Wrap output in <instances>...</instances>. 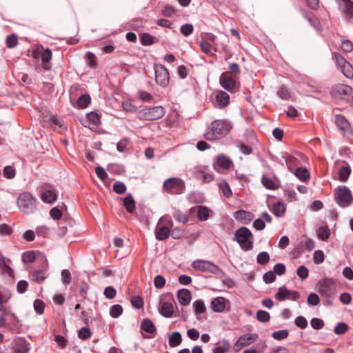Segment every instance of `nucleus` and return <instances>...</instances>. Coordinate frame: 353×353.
<instances>
[{"label": "nucleus", "instance_id": "1", "mask_svg": "<svg viewBox=\"0 0 353 353\" xmlns=\"http://www.w3.org/2000/svg\"><path fill=\"white\" fill-rule=\"evenodd\" d=\"M232 128L228 120H216L207 128L205 137L210 141L217 140L225 137Z\"/></svg>", "mask_w": 353, "mask_h": 353}, {"label": "nucleus", "instance_id": "2", "mask_svg": "<svg viewBox=\"0 0 353 353\" xmlns=\"http://www.w3.org/2000/svg\"><path fill=\"white\" fill-rule=\"evenodd\" d=\"M253 234L248 228L241 227L235 232L234 240L243 251H249L253 248Z\"/></svg>", "mask_w": 353, "mask_h": 353}, {"label": "nucleus", "instance_id": "3", "mask_svg": "<svg viewBox=\"0 0 353 353\" xmlns=\"http://www.w3.org/2000/svg\"><path fill=\"white\" fill-rule=\"evenodd\" d=\"M17 202L19 210L26 214H32L37 209V200L28 192H21Z\"/></svg>", "mask_w": 353, "mask_h": 353}, {"label": "nucleus", "instance_id": "4", "mask_svg": "<svg viewBox=\"0 0 353 353\" xmlns=\"http://www.w3.org/2000/svg\"><path fill=\"white\" fill-rule=\"evenodd\" d=\"M319 292L326 299L327 305L332 304V300L336 293V285L332 279H324L318 283Z\"/></svg>", "mask_w": 353, "mask_h": 353}, {"label": "nucleus", "instance_id": "5", "mask_svg": "<svg viewBox=\"0 0 353 353\" xmlns=\"http://www.w3.org/2000/svg\"><path fill=\"white\" fill-rule=\"evenodd\" d=\"M163 188L168 194H180L184 192L185 185L180 178L171 177L164 181Z\"/></svg>", "mask_w": 353, "mask_h": 353}, {"label": "nucleus", "instance_id": "6", "mask_svg": "<svg viewBox=\"0 0 353 353\" xmlns=\"http://www.w3.org/2000/svg\"><path fill=\"white\" fill-rule=\"evenodd\" d=\"M330 94L336 100L347 101L352 97L353 90L347 85L338 84L331 88Z\"/></svg>", "mask_w": 353, "mask_h": 353}, {"label": "nucleus", "instance_id": "7", "mask_svg": "<svg viewBox=\"0 0 353 353\" xmlns=\"http://www.w3.org/2000/svg\"><path fill=\"white\" fill-rule=\"evenodd\" d=\"M199 46L201 51L206 54H212V51L216 52V37L212 33L203 34Z\"/></svg>", "mask_w": 353, "mask_h": 353}, {"label": "nucleus", "instance_id": "8", "mask_svg": "<svg viewBox=\"0 0 353 353\" xmlns=\"http://www.w3.org/2000/svg\"><path fill=\"white\" fill-rule=\"evenodd\" d=\"M334 195L336 202L341 208L348 207L353 201L351 192L346 186L338 187Z\"/></svg>", "mask_w": 353, "mask_h": 353}, {"label": "nucleus", "instance_id": "9", "mask_svg": "<svg viewBox=\"0 0 353 353\" xmlns=\"http://www.w3.org/2000/svg\"><path fill=\"white\" fill-rule=\"evenodd\" d=\"M164 114V108L161 106H156L141 110L138 113V117L141 120L154 121L162 118Z\"/></svg>", "mask_w": 353, "mask_h": 353}, {"label": "nucleus", "instance_id": "10", "mask_svg": "<svg viewBox=\"0 0 353 353\" xmlns=\"http://www.w3.org/2000/svg\"><path fill=\"white\" fill-rule=\"evenodd\" d=\"M172 221L165 217H161L155 230L156 238L159 241L168 239L170 234V228L172 227Z\"/></svg>", "mask_w": 353, "mask_h": 353}, {"label": "nucleus", "instance_id": "11", "mask_svg": "<svg viewBox=\"0 0 353 353\" xmlns=\"http://www.w3.org/2000/svg\"><path fill=\"white\" fill-rule=\"evenodd\" d=\"M192 268L202 272H209L214 274H219L221 270L213 263L205 260H196L192 264Z\"/></svg>", "mask_w": 353, "mask_h": 353}, {"label": "nucleus", "instance_id": "12", "mask_svg": "<svg viewBox=\"0 0 353 353\" xmlns=\"http://www.w3.org/2000/svg\"><path fill=\"white\" fill-rule=\"evenodd\" d=\"M336 65L340 69L343 75L348 78H353V67L344 57H343L339 52H334Z\"/></svg>", "mask_w": 353, "mask_h": 353}, {"label": "nucleus", "instance_id": "13", "mask_svg": "<svg viewBox=\"0 0 353 353\" xmlns=\"http://www.w3.org/2000/svg\"><path fill=\"white\" fill-rule=\"evenodd\" d=\"M155 81L163 88L166 87L170 81L169 72L162 64H154Z\"/></svg>", "mask_w": 353, "mask_h": 353}, {"label": "nucleus", "instance_id": "14", "mask_svg": "<svg viewBox=\"0 0 353 353\" xmlns=\"http://www.w3.org/2000/svg\"><path fill=\"white\" fill-rule=\"evenodd\" d=\"M228 72H224L220 77V84L228 91L236 92L239 89V83Z\"/></svg>", "mask_w": 353, "mask_h": 353}, {"label": "nucleus", "instance_id": "15", "mask_svg": "<svg viewBox=\"0 0 353 353\" xmlns=\"http://www.w3.org/2000/svg\"><path fill=\"white\" fill-rule=\"evenodd\" d=\"M232 165L233 163L232 160L223 154L219 155L213 163L214 170L219 172L220 170H228Z\"/></svg>", "mask_w": 353, "mask_h": 353}, {"label": "nucleus", "instance_id": "16", "mask_svg": "<svg viewBox=\"0 0 353 353\" xmlns=\"http://www.w3.org/2000/svg\"><path fill=\"white\" fill-rule=\"evenodd\" d=\"M335 123L344 134H349L352 132L350 124L343 115L337 114L335 117Z\"/></svg>", "mask_w": 353, "mask_h": 353}, {"label": "nucleus", "instance_id": "17", "mask_svg": "<svg viewBox=\"0 0 353 353\" xmlns=\"http://www.w3.org/2000/svg\"><path fill=\"white\" fill-rule=\"evenodd\" d=\"M340 10L347 19L353 18V1L351 0H337Z\"/></svg>", "mask_w": 353, "mask_h": 353}, {"label": "nucleus", "instance_id": "18", "mask_svg": "<svg viewBox=\"0 0 353 353\" xmlns=\"http://www.w3.org/2000/svg\"><path fill=\"white\" fill-rule=\"evenodd\" d=\"M230 103V96L224 91H219L215 96L214 106L219 108H224Z\"/></svg>", "mask_w": 353, "mask_h": 353}, {"label": "nucleus", "instance_id": "19", "mask_svg": "<svg viewBox=\"0 0 353 353\" xmlns=\"http://www.w3.org/2000/svg\"><path fill=\"white\" fill-rule=\"evenodd\" d=\"M29 345V343L24 339H17L14 341V353H28L30 350Z\"/></svg>", "mask_w": 353, "mask_h": 353}, {"label": "nucleus", "instance_id": "20", "mask_svg": "<svg viewBox=\"0 0 353 353\" xmlns=\"http://www.w3.org/2000/svg\"><path fill=\"white\" fill-rule=\"evenodd\" d=\"M160 314L166 318H170L174 313V305L170 301H165L161 303L159 308Z\"/></svg>", "mask_w": 353, "mask_h": 353}, {"label": "nucleus", "instance_id": "21", "mask_svg": "<svg viewBox=\"0 0 353 353\" xmlns=\"http://www.w3.org/2000/svg\"><path fill=\"white\" fill-rule=\"evenodd\" d=\"M177 299L182 305H188L191 301V293L187 289H182L178 292Z\"/></svg>", "mask_w": 353, "mask_h": 353}, {"label": "nucleus", "instance_id": "22", "mask_svg": "<svg viewBox=\"0 0 353 353\" xmlns=\"http://www.w3.org/2000/svg\"><path fill=\"white\" fill-rule=\"evenodd\" d=\"M234 217L237 220L242 221L243 223H250L253 219V214L243 210H239L235 212Z\"/></svg>", "mask_w": 353, "mask_h": 353}, {"label": "nucleus", "instance_id": "23", "mask_svg": "<svg viewBox=\"0 0 353 353\" xmlns=\"http://www.w3.org/2000/svg\"><path fill=\"white\" fill-rule=\"evenodd\" d=\"M211 307L214 312H221L223 311L225 307V299L221 296L213 299L211 302Z\"/></svg>", "mask_w": 353, "mask_h": 353}, {"label": "nucleus", "instance_id": "24", "mask_svg": "<svg viewBox=\"0 0 353 353\" xmlns=\"http://www.w3.org/2000/svg\"><path fill=\"white\" fill-rule=\"evenodd\" d=\"M217 346L212 350V353H228L230 349V343L227 340L220 341Z\"/></svg>", "mask_w": 353, "mask_h": 353}, {"label": "nucleus", "instance_id": "25", "mask_svg": "<svg viewBox=\"0 0 353 353\" xmlns=\"http://www.w3.org/2000/svg\"><path fill=\"white\" fill-rule=\"evenodd\" d=\"M258 338L259 335L257 334H245L241 336L238 340H239L242 343L243 345L245 347L250 345L251 343L256 341Z\"/></svg>", "mask_w": 353, "mask_h": 353}, {"label": "nucleus", "instance_id": "26", "mask_svg": "<svg viewBox=\"0 0 353 353\" xmlns=\"http://www.w3.org/2000/svg\"><path fill=\"white\" fill-rule=\"evenodd\" d=\"M351 173V168L348 164L342 165L339 170V179L341 182H345Z\"/></svg>", "mask_w": 353, "mask_h": 353}, {"label": "nucleus", "instance_id": "27", "mask_svg": "<svg viewBox=\"0 0 353 353\" xmlns=\"http://www.w3.org/2000/svg\"><path fill=\"white\" fill-rule=\"evenodd\" d=\"M140 41L143 46H151L158 42V39L148 33H143L140 36Z\"/></svg>", "mask_w": 353, "mask_h": 353}, {"label": "nucleus", "instance_id": "28", "mask_svg": "<svg viewBox=\"0 0 353 353\" xmlns=\"http://www.w3.org/2000/svg\"><path fill=\"white\" fill-rule=\"evenodd\" d=\"M57 195L52 190H46L41 194V199L47 203H53L57 201Z\"/></svg>", "mask_w": 353, "mask_h": 353}, {"label": "nucleus", "instance_id": "29", "mask_svg": "<svg viewBox=\"0 0 353 353\" xmlns=\"http://www.w3.org/2000/svg\"><path fill=\"white\" fill-rule=\"evenodd\" d=\"M46 263H47V261L46 260ZM48 269V264H46L45 270H35L31 273L33 281L41 283L43 281L46 277V272Z\"/></svg>", "mask_w": 353, "mask_h": 353}, {"label": "nucleus", "instance_id": "30", "mask_svg": "<svg viewBox=\"0 0 353 353\" xmlns=\"http://www.w3.org/2000/svg\"><path fill=\"white\" fill-rule=\"evenodd\" d=\"M123 205L129 213L132 214L134 212L135 210V201L130 194H128V195L123 199Z\"/></svg>", "mask_w": 353, "mask_h": 353}, {"label": "nucleus", "instance_id": "31", "mask_svg": "<svg viewBox=\"0 0 353 353\" xmlns=\"http://www.w3.org/2000/svg\"><path fill=\"white\" fill-rule=\"evenodd\" d=\"M182 337L179 332H173L168 339V343L170 347H174L181 343Z\"/></svg>", "mask_w": 353, "mask_h": 353}, {"label": "nucleus", "instance_id": "32", "mask_svg": "<svg viewBox=\"0 0 353 353\" xmlns=\"http://www.w3.org/2000/svg\"><path fill=\"white\" fill-rule=\"evenodd\" d=\"M317 236L322 241H327L330 235V229L327 225L321 226L317 230Z\"/></svg>", "mask_w": 353, "mask_h": 353}, {"label": "nucleus", "instance_id": "33", "mask_svg": "<svg viewBox=\"0 0 353 353\" xmlns=\"http://www.w3.org/2000/svg\"><path fill=\"white\" fill-rule=\"evenodd\" d=\"M292 172L294 173L298 179L303 181H307L310 177L307 170L302 167L296 169L294 171L293 170Z\"/></svg>", "mask_w": 353, "mask_h": 353}, {"label": "nucleus", "instance_id": "34", "mask_svg": "<svg viewBox=\"0 0 353 353\" xmlns=\"http://www.w3.org/2000/svg\"><path fill=\"white\" fill-rule=\"evenodd\" d=\"M285 211V207L282 202H277L272 206V213L278 217L282 216Z\"/></svg>", "mask_w": 353, "mask_h": 353}, {"label": "nucleus", "instance_id": "35", "mask_svg": "<svg viewBox=\"0 0 353 353\" xmlns=\"http://www.w3.org/2000/svg\"><path fill=\"white\" fill-rule=\"evenodd\" d=\"M141 329L150 334L154 332L156 330L155 325L150 319H144L141 323Z\"/></svg>", "mask_w": 353, "mask_h": 353}, {"label": "nucleus", "instance_id": "36", "mask_svg": "<svg viewBox=\"0 0 353 353\" xmlns=\"http://www.w3.org/2000/svg\"><path fill=\"white\" fill-rule=\"evenodd\" d=\"M197 217L201 221H206L210 217V210L205 206H199L197 210Z\"/></svg>", "mask_w": 353, "mask_h": 353}, {"label": "nucleus", "instance_id": "37", "mask_svg": "<svg viewBox=\"0 0 353 353\" xmlns=\"http://www.w3.org/2000/svg\"><path fill=\"white\" fill-rule=\"evenodd\" d=\"M275 298L279 301L290 299V290L285 286L279 288L278 292L275 295Z\"/></svg>", "mask_w": 353, "mask_h": 353}, {"label": "nucleus", "instance_id": "38", "mask_svg": "<svg viewBox=\"0 0 353 353\" xmlns=\"http://www.w3.org/2000/svg\"><path fill=\"white\" fill-rule=\"evenodd\" d=\"M87 119L94 125L98 126L101 123V116L94 112L86 114Z\"/></svg>", "mask_w": 353, "mask_h": 353}, {"label": "nucleus", "instance_id": "39", "mask_svg": "<svg viewBox=\"0 0 353 353\" xmlns=\"http://www.w3.org/2000/svg\"><path fill=\"white\" fill-rule=\"evenodd\" d=\"M263 185L269 190H276L278 185L272 179L263 176L261 179Z\"/></svg>", "mask_w": 353, "mask_h": 353}, {"label": "nucleus", "instance_id": "40", "mask_svg": "<svg viewBox=\"0 0 353 353\" xmlns=\"http://www.w3.org/2000/svg\"><path fill=\"white\" fill-rule=\"evenodd\" d=\"M194 313L197 316L199 314H203L205 312V306L204 303L201 300H197L193 303Z\"/></svg>", "mask_w": 353, "mask_h": 353}, {"label": "nucleus", "instance_id": "41", "mask_svg": "<svg viewBox=\"0 0 353 353\" xmlns=\"http://www.w3.org/2000/svg\"><path fill=\"white\" fill-rule=\"evenodd\" d=\"M270 257L267 252H260L256 257V262L260 265H266L270 261Z\"/></svg>", "mask_w": 353, "mask_h": 353}, {"label": "nucleus", "instance_id": "42", "mask_svg": "<svg viewBox=\"0 0 353 353\" xmlns=\"http://www.w3.org/2000/svg\"><path fill=\"white\" fill-rule=\"evenodd\" d=\"M219 188L226 197L229 198L232 196V190L226 181H223L220 182Z\"/></svg>", "mask_w": 353, "mask_h": 353}, {"label": "nucleus", "instance_id": "43", "mask_svg": "<svg viewBox=\"0 0 353 353\" xmlns=\"http://www.w3.org/2000/svg\"><path fill=\"white\" fill-rule=\"evenodd\" d=\"M305 17L307 19L310 23L316 30L319 29L320 23L318 19L311 12H306Z\"/></svg>", "mask_w": 353, "mask_h": 353}, {"label": "nucleus", "instance_id": "44", "mask_svg": "<svg viewBox=\"0 0 353 353\" xmlns=\"http://www.w3.org/2000/svg\"><path fill=\"white\" fill-rule=\"evenodd\" d=\"M90 103V97L88 94L81 96L77 100V105L81 108H85Z\"/></svg>", "mask_w": 353, "mask_h": 353}, {"label": "nucleus", "instance_id": "45", "mask_svg": "<svg viewBox=\"0 0 353 353\" xmlns=\"http://www.w3.org/2000/svg\"><path fill=\"white\" fill-rule=\"evenodd\" d=\"M3 175L6 179H13L16 175V170L12 166L7 165L3 169Z\"/></svg>", "mask_w": 353, "mask_h": 353}, {"label": "nucleus", "instance_id": "46", "mask_svg": "<svg viewBox=\"0 0 353 353\" xmlns=\"http://www.w3.org/2000/svg\"><path fill=\"white\" fill-rule=\"evenodd\" d=\"M123 312V307L120 305H114L110 307V314L112 318L119 317Z\"/></svg>", "mask_w": 353, "mask_h": 353}, {"label": "nucleus", "instance_id": "47", "mask_svg": "<svg viewBox=\"0 0 353 353\" xmlns=\"http://www.w3.org/2000/svg\"><path fill=\"white\" fill-rule=\"evenodd\" d=\"M256 319L262 323H266L270 321V314L264 310H259L256 313Z\"/></svg>", "mask_w": 353, "mask_h": 353}, {"label": "nucleus", "instance_id": "48", "mask_svg": "<svg viewBox=\"0 0 353 353\" xmlns=\"http://www.w3.org/2000/svg\"><path fill=\"white\" fill-rule=\"evenodd\" d=\"M289 332L287 330H281L272 333V337L275 340H283L288 336Z\"/></svg>", "mask_w": 353, "mask_h": 353}, {"label": "nucleus", "instance_id": "49", "mask_svg": "<svg viewBox=\"0 0 353 353\" xmlns=\"http://www.w3.org/2000/svg\"><path fill=\"white\" fill-rule=\"evenodd\" d=\"M130 141L127 138L121 139L117 145V149L120 152H125L129 145Z\"/></svg>", "mask_w": 353, "mask_h": 353}, {"label": "nucleus", "instance_id": "50", "mask_svg": "<svg viewBox=\"0 0 353 353\" xmlns=\"http://www.w3.org/2000/svg\"><path fill=\"white\" fill-rule=\"evenodd\" d=\"M91 336V332L89 327H83L81 328L78 333V336L82 340H86Z\"/></svg>", "mask_w": 353, "mask_h": 353}, {"label": "nucleus", "instance_id": "51", "mask_svg": "<svg viewBox=\"0 0 353 353\" xmlns=\"http://www.w3.org/2000/svg\"><path fill=\"white\" fill-rule=\"evenodd\" d=\"M325 260V255L322 250H316L314 253L313 261L315 264H321Z\"/></svg>", "mask_w": 353, "mask_h": 353}, {"label": "nucleus", "instance_id": "52", "mask_svg": "<svg viewBox=\"0 0 353 353\" xmlns=\"http://www.w3.org/2000/svg\"><path fill=\"white\" fill-rule=\"evenodd\" d=\"M35 259V254L33 251L25 252L22 255V261L24 263H32Z\"/></svg>", "mask_w": 353, "mask_h": 353}, {"label": "nucleus", "instance_id": "53", "mask_svg": "<svg viewBox=\"0 0 353 353\" xmlns=\"http://www.w3.org/2000/svg\"><path fill=\"white\" fill-rule=\"evenodd\" d=\"M6 43L8 48H12L18 44V38L14 34L9 35L6 40Z\"/></svg>", "mask_w": 353, "mask_h": 353}, {"label": "nucleus", "instance_id": "54", "mask_svg": "<svg viewBox=\"0 0 353 353\" xmlns=\"http://www.w3.org/2000/svg\"><path fill=\"white\" fill-rule=\"evenodd\" d=\"M194 30V27L192 24H185L181 26L180 31L182 34L185 37L190 35Z\"/></svg>", "mask_w": 353, "mask_h": 353}, {"label": "nucleus", "instance_id": "55", "mask_svg": "<svg viewBox=\"0 0 353 353\" xmlns=\"http://www.w3.org/2000/svg\"><path fill=\"white\" fill-rule=\"evenodd\" d=\"M165 284V279L161 275H157L154 277V285L156 288L161 289Z\"/></svg>", "mask_w": 353, "mask_h": 353}, {"label": "nucleus", "instance_id": "56", "mask_svg": "<svg viewBox=\"0 0 353 353\" xmlns=\"http://www.w3.org/2000/svg\"><path fill=\"white\" fill-rule=\"evenodd\" d=\"M34 308L37 313L41 314L44 312L45 304L43 301L36 299L34 302Z\"/></svg>", "mask_w": 353, "mask_h": 353}, {"label": "nucleus", "instance_id": "57", "mask_svg": "<svg viewBox=\"0 0 353 353\" xmlns=\"http://www.w3.org/2000/svg\"><path fill=\"white\" fill-rule=\"evenodd\" d=\"M294 323L301 329H305L307 327V321L306 319L302 316L296 317L294 321Z\"/></svg>", "mask_w": 353, "mask_h": 353}, {"label": "nucleus", "instance_id": "58", "mask_svg": "<svg viewBox=\"0 0 353 353\" xmlns=\"http://www.w3.org/2000/svg\"><path fill=\"white\" fill-rule=\"evenodd\" d=\"M311 326L314 330H320L324 326V322L319 318H313L310 321Z\"/></svg>", "mask_w": 353, "mask_h": 353}, {"label": "nucleus", "instance_id": "59", "mask_svg": "<svg viewBox=\"0 0 353 353\" xmlns=\"http://www.w3.org/2000/svg\"><path fill=\"white\" fill-rule=\"evenodd\" d=\"M113 190L117 194H123L126 190V186L123 183L117 181L113 185Z\"/></svg>", "mask_w": 353, "mask_h": 353}, {"label": "nucleus", "instance_id": "60", "mask_svg": "<svg viewBox=\"0 0 353 353\" xmlns=\"http://www.w3.org/2000/svg\"><path fill=\"white\" fill-rule=\"evenodd\" d=\"M348 326L345 323H339L334 327V332L336 334H342L347 332Z\"/></svg>", "mask_w": 353, "mask_h": 353}, {"label": "nucleus", "instance_id": "61", "mask_svg": "<svg viewBox=\"0 0 353 353\" xmlns=\"http://www.w3.org/2000/svg\"><path fill=\"white\" fill-rule=\"evenodd\" d=\"M197 176L201 177L204 183H210L214 179L213 175L212 174L205 173L203 171H199L197 173Z\"/></svg>", "mask_w": 353, "mask_h": 353}, {"label": "nucleus", "instance_id": "62", "mask_svg": "<svg viewBox=\"0 0 353 353\" xmlns=\"http://www.w3.org/2000/svg\"><path fill=\"white\" fill-rule=\"evenodd\" d=\"M263 279L265 283H271L275 280L276 276L273 271L270 270L263 274Z\"/></svg>", "mask_w": 353, "mask_h": 353}, {"label": "nucleus", "instance_id": "63", "mask_svg": "<svg viewBox=\"0 0 353 353\" xmlns=\"http://www.w3.org/2000/svg\"><path fill=\"white\" fill-rule=\"evenodd\" d=\"M277 94L281 99L284 100L288 99L290 97L288 90L285 86L280 87Z\"/></svg>", "mask_w": 353, "mask_h": 353}, {"label": "nucleus", "instance_id": "64", "mask_svg": "<svg viewBox=\"0 0 353 353\" xmlns=\"http://www.w3.org/2000/svg\"><path fill=\"white\" fill-rule=\"evenodd\" d=\"M341 47L345 52H350L353 50V43L350 40H343Z\"/></svg>", "mask_w": 353, "mask_h": 353}]
</instances>
